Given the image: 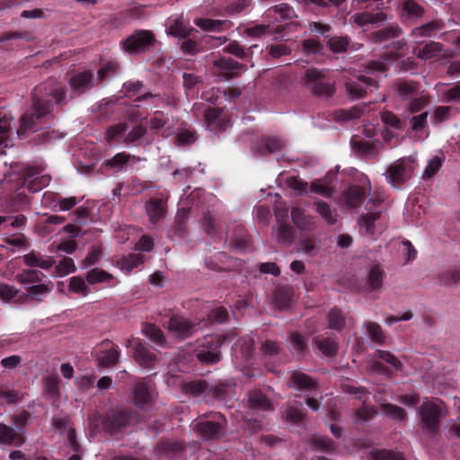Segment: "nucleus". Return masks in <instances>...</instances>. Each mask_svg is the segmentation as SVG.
Segmentation results:
<instances>
[{
    "instance_id": "nucleus-1",
    "label": "nucleus",
    "mask_w": 460,
    "mask_h": 460,
    "mask_svg": "<svg viewBox=\"0 0 460 460\" xmlns=\"http://www.w3.org/2000/svg\"><path fill=\"white\" fill-rule=\"evenodd\" d=\"M51 96L55 103L59 106L66 104V88L56 81H49L35 87L31 93L32 105L20 119V127L17 134L20 138L29 131L37 132L43 125L48 123L52 115V103L49 98Z\"/></svg>"
},
{
    "instance_id": "nucleus-2",
    "label": "nucleus",
    "mask_w": 460,
    "mask_h": 460,
    "mask_svg": "<svg viewBox=\"0 0 460 460\" xmlns=\"http://www.w3.org/2000/svg\"><path fill=\"white\" fill-rule=\"evenodd\" d=\"M421 428L429 434L438 432L441 420L446 418L447 410L442 402L426 401L419 408Z\"/></svg>"
},
{
    "instance_id": "nucleus-3",
    "label": "nucleus",
    "mask_w": 460,
    "mask_h": 460,
    "mask_svg": "<svg viewBox=\"0 0 460 460\" xmlns=\"http://www.w3.org/2000/svg\"><path fill=\"white\" fill-rule=\"evenodd\" d=\"M371 190V183L367 176L362 174L357 177L341 193V206L348 209L359 208Z\"/></svg>"
},
{
    "instance_id": "nucleus-4",
    "label": "nucleus",
    "mask_w": 460,
    "mask_h": 460,
    "mask_svg": "<svg viewBox=\"0 0 460 460\" xmlns=\"http://www.w3.org/2000/svg\"><path fill=\"white\" fill-rule=\"evenodd\" d=\"M414 170V158H400L387 167L385 172V180L392 187L398 189L411 178Z\"/></svg>"
},
{
    "instance_id": "nucleus-5",
    "label": "nucleus",
    "mask_w": 460,
    "mask_h": 460,
    "mask_svg": "<svg viewBox=\"0 0 460 460\" xmlns=\"http://www.w3.org/2000/svg\"><path fill=\"white\" fill-rule=\"evenodd\" d=\"M156 42L155 34L148 30H136L132 34L121 40L122 50L129 55L148 52Z\"/></svg>"
},
{
    "instance_id": "nucleus-6",
    "label": "nucleus",
    "mask_w": 460,
    "mask_h": 460,
    "mask_svg": "<svg viewBox=\"0 0 460 460\" xmlns=\"http://www.w3.org/2000/svg\"><path fill=\"white\" fill-rule=\"evenodd\" d=\"M209 418L197 420L193 429L207 440L217 439L225 433L226 418L218 412L210 413Z\"/></svg>"
},
{
    "instance_id": "nucleus-7",
    "label": "nucleus",
    "mask_w": 460,
    "mask_h": 460,
    "mask_svg": "<svg viewBox=\"0 0 460 460\" xmlns=\"http://www.w3.org/2000/svg\"><path fill=\"white\" fill-rule=\"evenodd\" d=\"M134 415L128 410H111L108 411L102 421L103 429L110 435L117 434L121 429L129 426Z\"/></svg>"
},
{
    "instance_id": "nucleus-8",
    "label": "nucleus",
    "mask_w": 460,
    "mask_h": 460,
    "mask_svg": "<svg viewBox=\"0 0 460 460\" xmlns=\"http://www.w3.org/2000/svg\"><path fill=\"white\" fill-rule=\"evenodd\" d=\"M200 325L199 321L192 322L182 315L173 314L168 321L167 329L172 337L183 341L198 332Z\"/></svg>"
},
{
    "instance_id": "nucleus-9",
    "label": "nucleus",
    "mask_w": 460,
    "mask_h": 460,
    "mask_svg": "<svg viewBox=\"0 0 460 460\" xmlns=\"http://www.w3.org/2000/svg\"><path fill=\"white\" fill-rule=\"evenodd\" d=\"M154 385V383L146 378L139 380L135 384L133 401L137 408L146 410L154 402L155 398Z\"/></svg>"
},
{
    "instance_id": "nucleus-10",
    "label": "nucleus",
    "mask_w": 460,
    "mask_h": 460,
    "mask_svg": "<svg viewBox=\"0 0 460 460\" xmlns=\"http://www.w3.org/2000/svg\"><path fill=\"white\" fill-rule=\"evenodd\" d=\"M41 171L42 168L40 166H26L22 170L21 175L26 181H28L26 188L30 192H38L49 184L51 181L50 175L36 176Z\"/></svg>"
},
{
    "instance_id": "nucleus-11",
    "label": "nucleus",
    "mask_w": 460,
    "mask_h": 460,
    "mask_svg": "<svg viewBox=\"0 0 460 460\" xmlns=\"http://www.w3.org/2000/svg\"><path fill=\"white\" fill-rule=\"evenodd\" d=\"M186 450V445L183 440L161 439L155 447V454L159 457L177 458L180 457Z\"/></svg>"
},
{
    "instance_id": "nucleus-12",
    "label": "nucleus",
    "mask_w": 460,
    "mask_h": 460,
    "mask_svg": "<svg viewBox=\"0 0 460 460\" xmlns=\"http://www.w3.org/2000/svg\"><path fill=\"white\" fill-rule=\"evenodd\" d=\"M215 73L226 80H230L240 76L245 65L235 61L231 58H220L214 62Z\"/></svg>"
},
{
    "instance_id": "nucleus-13",
    "label": "nucleus",
    "mask_w": 460,
    "mask_h": 460,
    "mask_svg": "<svg viewBox=\"0 0 460 460\" xmlns=\"http://www.w3.org/2000/svg\"><path fill=\"white\" fill-rule=\"evenodd\" d=\"M350 145L353 152L359 156L376 158L380 153L379 146L381 143L378 139L366 140L354 136L351 137Z\"/></svg>"
},
{
    "instance_id": "nucleus-14",
    "label": "nucleus",
    "mask_w": 460,
    "mask_h": 460,
    "mask_svg": "<svg viewBox=\"0 0 460 460\" xmlns=\"http://www.w3.org/2000/svg\"><path fill=\"white\" fill-rule=\"evenodd\" d=\"M346 91L352 99L362 98L367 94V88H377V82L370 76L360 75L356 81H350L345 84Z\"/></svg>"
},
{
    "instance_id": "nucleus-15",
    "label": "nucleus",
    "mask_w": 460,
    "mask_h": 460,
    "mask_svg": "<svg viewBox=\"0 0 460 460\" xmlns=\"http://www.w3.org/2000/svg\"><path fill=\"white\" fill-rule=\"evenodd\" d=\"M101 347L97 355L99 365L104 367L116 365L119 357V347L109 340L102 341Z\"/></svg>"
},
{
    "instance_id": "nucleus-16",
    "label": "nucleus",
    "mask_w": 460,
    "mask_h": 460,
    "mask_svg": "<svg viewBox=\"0 0 460 460\" xmlns=\"http://www.w3.org/2000/svg\"><path fill=\"white\" fill-rule=\"evenodd\" d=\"M69 85L75 93L83 94L94 86V75L90 70L77 73L70 77Z\"/></svg>"
},
{
    "instance_id": "nucleus-17",
    "label": "nucleus",
    "mask_w": 460,
    "mask_h": 460,
    "mask_svg": "<svg viewBox=\"0 0 460 460\" xmlns=\"http://www.w3.org/2000/svg\"><path fill=\"white\" fill-rule=\"evenodd\" d=\"M25 441L24 431H17L6 424L0 423V445L20 447Z\"/></svg>"
},
{
    "instance_id": "nucleus-18",
    "label": "nucleus",
    "mask_w": 460,
    "mask_h": 460,
    "mask_svg": "<svg viewBox=\"0 0 460 460\" xmlns=\"http://www.w3.org/2000/svg\"><path fill=\"white\" fill-rule=\"evenodd\" d=\"M383 210H367L359 215L358 225L361 230L364 229L365 234L374 237L376 233V222L381 218Z\"/></svg>"
},
{
    "instance_id": "nucleus-19",
    "label": "nucleus",
    "mask_w": 460,
    "mask_h": 460,
    "mask_svg": "<svg viewBox=\"0 0 460 460\" xmlns=\"http://www.w3.org/2000/svg\"><path fill=\"white\" fill-rule=\"evenodd\" d=\"M338 167L331 169L323 178L318 179V196L328 198L332 197V195L336 191L338 184Z\"/></svg>"
},
{
    "instance_id": "nucleus-20",
    "label": "nucleus",
    "mask_w": 460,
    "mask_h": 460,
    "mask_svg": "<svg viewBox=\"0 0 460 460\" xmlns=\"http://www.w3.org/2000/svg\"><path fill=\"white\" fill-rule=\"evenodd\" d=\"M146 212L152 225H156L165 216L166 204L163 199L150 198L146 202Z\"/></svg>"
},
{
    "instance_id": "nucleus-21",
    "label": "nucleus",
    "mask_w": 460,
    "mask_h": 460,
    "mask_svg": "<svg viewBox=\"0 0 460 460\" xmlns=\"http://www.w3.org/2000/svg\"><path fill=\"white\" fill-rule=\"evenodd\" d=\"M291 218L294 224L303 232H310L315 227L314 217L307 215L305 209L301 208H293Z\"/></svg>"
},
{
    "instance_id": "nucleus-22",
    "label": "nucleus",
    "mask_w": 460,
    "mask_h": 460,
    "mask_svg": "<svg viewBox=\"0 0 460 460\" xmlns=\"http://www.w3.org/2000/svg\"><path fill=\"white\" fill-rule=\"evenodd\" d=\"M385 272L380 265L372 266L366 278L365 290L367 292L378 291L383 287Z\"/></svg>"
},
{
    "instance_id": "nucleus-23",
    "label": "nucleus",
    "mask_w": 460,
    "mask_h": 460,
    "mask_svg": "<svg viewBox=\"0 0 460 460\" xmlns=\"http://www.w3.org/2000/svg\"><path fill=\"white\" fill-rule=\"evenodd\" d=\"M402 33V29L397 24H391L378 31H373L369 35L370 40L375 44H381L388 40L399 38Z\"/></svg>"
},
{
    "instance_id": "nucleus-24",
    "label": "nucleus",
    "mask_w": 460,
    "mask_h": 460,
    "mask_svg": "<svg viewBox=\"0 0 460 460\" xmlns=\"http://www.w3.org/2000/svg\"><path fill=\"white\" fill-rule=\"evenodd\" d=\"M425 13L424 7L416 0H403L402 3L401 15L405 21H416Z\"/></svg>"
},
{
    "instance_id": "nucleus-25",
    "label": "nucleus",
    "mask_w": 460,
    "mask_h": 460,
    "mask_svg": "<svg viewBox=\"0 0 460 460\" xmlns=\"http://www.w3.org/2000/svg\"><path fill=\"white\" fill-rule=\"evenodd\" d=\"M22 260L24 264L28 267H39L43 270H49L55 264V260L52 257L44 258L40 252L36 251H31L29 253L23 255Z\"/></svg>"
},
{
    "instance_id": "nucleus-26",
    "label": "nucleus",
    "mask_w": 460,
    "mask_h": 460,
    "mask_svg": "<svg viewBox=\"0 0 460 460\" xmlns=\"http://www.w3.org/2000/svg\"><path fill=\"white\" fill-rule=\"evenodd\" d=\"M443 51V44L429 41L423 47L418 45L412 49L413 54L420 59L427 60L438 57Z\"/></svg>"
},
{
    "instance_id": "nucleus-27",
    "label": "nucleus",
    "mask_w": 460,
    "mask_h": 460,
    "mask_svg": "<svg viewBox=\"0 0 460 460\" xmlns=\"http://www.w3.org/2000/svg\"><path fill=\"white\" fill-rule=\"evenodd\" d=\"M134 358L141 367L146 368L154 367L157 360L156 355L141 342H138L135 347Z\"/></svg>"
},
{
    "instance_id": "nucleus-28",
    "label": "nucleus",
    "mask_w": 460,
    "mask_h": 460,
    "mask_svg": "<svg viewBox=\"0 0 460 460\" xmlns=\"http://www.w3.org/2000/svg\"><path fill=\"white\" fill-rule=\"evenodd\" d=\"M395 86L399 97L403 101H410L420 92V84L411 80H399Z\"/></svg>"
},
{
    "instance_id": "nucleus-29",
    "label": "nucleus",
    "mask_w": 460,
    "mask_h": 460,
    "mask_svg": "<svg viewBox=\"0 0 460 460\" xmlns=\"http://www.w3.org/2000/svg\"><path fill=\"white\" fill-rule=\"evenodd\" d=\"M234 338V333L217 334L204 337L200 347V350H216L220 351L221 346Z\"/></svg>"
},
{
    "instance_id": "nucleus-30",
    "label": "nucleus",
    "mask_w": 460,
    "mask_h": 460,
    "mask_svg": "<svg viewBox=\"0 0 460 460\" xmlns=\"http://www.w3.org/2000/svg\"><path fill=\"white\" fill-rule=\"evenodd\" d=\"M444 22L440 20H433L421 26L416 27L411 30V35L417 39L419 37H431L437 31L444 28Z\"/></svg>"
},
{
    "instance_id": "nucleus-31",
    "label": "nucleus",
    "mask_w": 460,
    "mask_h": 460,
    "mask_svg": "<svg viewBox=\"0 0 460 460\" xmlns=\"http://www.w3.org/2000/svg\"><path fill=\"white\" fill-rule=\"evenodd\" d=\"M204 118L207 125L214 129H224L227 123L222 116V110L218 108H208Z\"/></svg>"
},
{
    "instance_id": "nucleus-32",
    "label": "nucleus",
    "mask_w": 460,
    "mask_h": 460,
    "mask_svg": "<svg viewBox=\"0 0 460 460\" xmlns=\"http://www.w3.org/2000/svg\"><path fill=\"white\" fill-rule=\"evenodd\" d=\"M328 327L341 332L346 326V318L341 309L332 307L327 314Z\"/></svg>"
},
{
    "instance_id": "nucleus-33",
    "label": "nucleus",
    "mask_w": 460,
    "mask_h": 460,
    "mask_svg": "<svg viewBox=\"0 0 460 460\" xmlns=\"http://www.w3.org/2000/svg\"><path fill=\"white\" fill-rule=\"evenodd\" d=\"M289 383L293 388H297L302 391H309L315 386L314 380L306 374L295 371L289 378Z\"/></svg>"
},
{
    "instance_id": "nucleus-34",
    "label": "nucleus",
    "mask_w": 460,
    "mask_h": 460,
    "mask_svg": "<svg viewBox=\"0 0 460 460\" xmlns=\"http://www.w3.org/2000/svg\"><path fill=\"white\" fill-rule=\"evenodd\" d=\"M292 293V288L290 287H278L273 293L274 305L281 310L288 308L291 302Z\"/></svg>"
},
{
    "instance_id": "nucleus-35",
    "label": "nucleus",
    "mask_w": 460,
    "mask_h": 460,
    "mask_svg": "<svg viewBox=\"0 0 460 460\" xmlns=\"http://www.w3.org/2000/svg\"><path fill=\"white\" fill-rule=\"evenodd\" d=\"M339 349V341L337 337H318V350L328 358H333L337 355Z\"/></svg>"
},
{
    "instance_id": "nucleus-36",
    "label": "nucleus",
    "mask_w": 460,
    "mask_h": 460,
    "mask_svg": "<svg viewBox=\"0 0 460 460\" xmlns=\"http://www.w3.org/2000/svg\"><path fill=\"white\" fill-rule=\"evenodd\" d=\"M285 146V142L279 137H267L261 139L260 146L261 155L263 156L266 154H275L282 151Z\"/></svg>"
},
{
    "instance_id": "nucleus-37",
    "label": "nucleus",
    "mask_w": 460,
    "mask_h": 460,
    "mask_svg": "<svg viewBox=\"0 0 460 460\" xmlns=\"http://www.w3.org/2000/svg\"><path fill=\"white\" fill-rule=\"evenodd\" d=\"M249 403L253 410H271V403L267 396L260 390H252L249 393Z\"/></svg>"
},
{
    "instance_id": "nucleus-38",
    "label": "nucleus",
    "mask_w": 460,
    "mask_h": 460,
    "mask_svg": "<svg viewBox=\"0 0 460 460\" xmlns=\"http://www.w3.org/2000/svg\"><path fill=\"white\" fill-rule=\"evenodd\" d=\"M230 243L231 245L239 250H245L249 247L250 238L243 226L238 225L234 227Z\"/></svg>"
},
{
    "instance_id": "nucleus-39",
    "label": "nucleus",
    "mask_w": 460,
    "mask_h": 460,
    "mask_svg": "<svg viewBox=\"0 0 460 460\" xmlns=\"http://www.w3.org/2000/svg\"><path fill=\"white\" fill-rule=\"evenodd\" d=\"M142 332L158 346H164L166 343L163 331L154 323H143Z\"/></svg>"
},
{
    "instance_id": "nucleus-40",
    "label": "nucleus",
    "mask_w": 460,
    "mask_h": 460,
    "mask_svg": "<svg viewBox=\"0 0 460 460\" xmlns=\"http://www.w3.org/2000/svg\"><path fill=\"white\" fill-rule=\"evenodd\" d=\"M183 389L186 394L192 396L208 395L209 384L206 380H194L184 385Z\"/></svg>"
},
{
    "instance_id": "nucleus-41",
    "label": "nucleus",
    "mask_w": 460,
    "mask_h": 460,
    "mask_svg": "<svg viewBox=\"0 0 460 460\" xmlns=\"http://www.w3.org/2000/svg\"><path fill=\"white\" fill-rule=\"evenodd\" d=\"M300 84L303 88L316 94V68L314 66L305 68L300 75Z\"/></svg>"
},
{
    "instance_id": "nucleus-42",
    "label": "nucleus",
    "mask_w": 460,
    "mask_h": 460,
    "mask_svg": "<svg viewBox=\"0 0 460 460\" xmlns=\"http://www.w3.org/2000/svg\"><path fill=\"white\" fill-rule=\"evenodd\" d=\"M409 102L407 110L411 113H417L429 104L430 95L425 91H420Z\"/></svg>"
},
{
    "instance_id": "nucleus-43",
    "label": "nucleus",
    "mask_w": 460,
    "mask_h": 460,
    "mask_svg": "<svg viewBox=\"0 0 460 460\" xmlns=\"http://www.w3.org/2000/svg\"><path fill=\"white\" fill-rule=\"evenodd\" d=\"M363 325L366 327L367 332L371 341L379 345L385 343L386 336L384 333L382 327L378 323L367 321Z\"/></svg>"
},
{
    "instance_id": "nucleus-44",
    "label": "nucleus",
    "mask_w": 460,
    "mask_h": 460,
    "mask_svg": "<svg viewBox=\"0 0 460 460\" xmlns=\"http://www.w3.org/2000/svg\"><path fill=\"white\" fill-rule=\"evenodd\" d=\"M229 319V314L226 308L223 306L216 307L212 309L208 315V319H203L201 322L202 326H207L208 323H217L223 324L226 323Z\"/></svg>"
},
{
    "instance_id": "nucleus-45",
    "label": "nucleus",
    "mask_w": 460,
    "mask_h": 460,
    "mask_svg": "<svg viewBox=\"0 0 460 460\" xmlns=\"http://www.w3.org/2000/svg\"><path fill=\"white\" fill-rule=\"evenodd\" d=\"M44 276L45 275L38 270L27 269L19 272L15 279L20 284H33L40 282Z\"/></svg>"
},
{
    "instance_id": "nucleus-46",
    "label": "nucleus",
    "mask_w": 460,
    "mask_h": 460,
    "mask_svg": "<svg viewBox=\"0 0 460 460\" xmlns=\"http://www.w3.org/2000/svg\"><path fill=\"white\" fill-rule=\"evenodd\" d=\"M290 349L293 355L303 356L307 350L306 338L297 332L292 333L290 335Z\"/></svg>"
},
{
    "instance_id": "nucleus-47",
    "label": "nucleus",
    "mask_w": 460,
    "mask_h": 460,
    "mask_svg": "<svg viewBox=\"0 0 460 460\" xmlns=\"http://www.w3.org/2000/svg\"><path fill=\"white\" fill-rule=\"evenodd\" d=\"M195 25L207 31H221L226 24V21L198 18L194 21Z\"/></svg>"
},
{
    "instance_id": "nucleus-48",
    "label": "nucleus",
    "mask_w": 460,
    "mask_h": 460,
    "mask_svg": "<svg viewBox=\"0 0 460 460\" xmlns=\"http://www.w3.org/2000/svg\"><path fill=\"white\" fill-rule=\"evenodd\" d=\"M438 279L443 286L451 287L456 285L460 282V269L452 268L446 270L438 275Z\"/></svg>"
},
{
    "instance_id": "nucleus-49",
    "label": "nucleus",
    "mask_w": 460,
    "mask_h": 460,
    "mask_svg": "<svg viewBox=\"0 0 460 460\" xmlns=\"http://www.w3.org/2000/svg\"><path fill=\"white\" fill-rule=\"evenodd\" d=\"M68 289L70 292L80 295L82 296H86L91 293L89 284L86 283L85 280L79 276H75L70 279Z\"/></svg>"
},
{
    "instance_id": "nucleus-50",
    "label": "nucleus",
    "mask_w": 460,
    "mask_h": 460,
    "mask_svg": "<svg viewBox=\"0 0 460 460\" xmlns=\"http://www.w3.org/2000/svg\"><path fill=\"white\" fill-rule=\"evenodd\" d=\"M201 224L208 235L218 237L221 234L220 226L216 222L214 217L209 212L204 214Z\"/></svg>"
},
{
    "instance_id": "nucleus-51",
    "label": "nucleus",
    "mask_w": 460,
    "mask_h": 460,
    "mask_svg": "<svg viewBox=\"0 0 460 460\" xmlns=\"http://www.w3.org/2000/svg\"><path fill=\"white\" fill-rule=\"evenodd\" d=\"M59 383L58 376H49L43 379L44 393L49 398L57 399L59 396Z\"/></svg>"
},
{
    "instance_id": "nucleus-52",
    "label": "nucleus",
    "mask_w": 460,
    "mask_h": 460,
    "mask_svg": "<svg viewBox=\"0 0 460 460\" xmlns=\"http://www.w3.org/2000/svg\"><path fill=\"white\" fill-rule=\"evenodd\" d=\"M25 290L26 294L24 296H29L32 300L41 302L47 294L51 291V288L46 284H38L27 287Z\"/></svg>"
},
{
    "instance_id": "nucleus-53",
    "label": "nucleus",
    "mask_w": 460,
    "mask_h": 460,
    "mask_svg": "<svg viewBox=\"0 0 460 460\" xmlns=\"http://www.w3.org/2000/svg\"><path fill=\"white\" fill-rule=\"evenodd\" d=\"M143 263L144 256L140 253H130L118 261L119 267L127 271H130Z\"/></svg>"
},
{
    "instance_id": "nucleus-54",
    "label": "nucleus",
    "mask_w": 460,
    "mask_h": 460,
    "mask_svg": "<svg viewBox=\"0 0 460 460\" xmlns=\"http://www.w3.org/2000/svg\"><path fill=\"white\" fill-rule=\"evenodd\" d=\"M112 279L113 276L111 274L99 268H94L89 270L85 277L87 283L91 285L109 282Z\"/></svg>"
},
{
    "instance_id": "nucleus-55",
    "label": "nucleus",
    "mask_w": 460,
    "mask_h": 460,
    "mask_svg": "<svg viewBox=\"0 0 460 460\" xmlns=\"http://www.w3.org/2000/svg\"><path fill=\"white\" fill-rule=\"evenodd\" d=\"M370 460H404L402 453L390 449H376L369 454Z\"/></svg>"
},
{
    "instance_id": "nucleus-56",
    "label": "nucleus",
    "mask_w": 460,
    "mask_h": 460,
    "mask_svg": "<svg viewBox=\"0 0 460 460\" xmlns=\"http://www.w3.org/2000/svg\"><path fill=\"white\" fill-rule=\"evenodd\" d=\"M128 129L126 122L118 123L109 127L106 130V140L108 143L119 142Z\"/></svg>"
},
{
    "instance_id": "nucleus-57",
    "label": "nucleus",
    "mask_w": 460,
    "mask_h": 460,
    "mask_svg": "<svg viewBox=\"0 0 460 460\" xmlns=\"http://www.w3.org/2000/svg\"><path fill=\"white\" fill-rule=\"evenodd\" d=\"M381 410L388 418L396 421H402L406 418L404 409L395 404L389 402L382 403Z\"/></svg>"
},
{
    "instance_id": "nucleus-58",
    "label": "nucleus",
    "mask_w": 460,
    "mask_h": 460,
    "mask_svg": "<svg viewBox=\"0 0 460 460\" xmlns=\"http://www.w3.org/2000/svg\"><path fill=\"white\" fill-rule=\"evenodd\" d=\"M232 385L228 381L219 382L214 387L209 385L208 394L217 401H224L229 394Z\"/></svg>"
},
{
    "instance_id": "nucleus-59",
    "label": "nucleus",
    "mask_w": 460,
    "mask_h": 460,
    "mask_svg": "<svg viewBox=\"0 0 460 460\" xmlns=\"http://www.w3.org/2000/svg\"><path fill=\"white\" fill-rule=\"evenodd\" d=\"M349 39L347 36L341 37H331L327 45L333 53H343L346 52L349 47Z\"/></svg>"
},
{
    "instance_id": "nucleus-60",
    "label": "nucleus",
    "mask_w": 460,
    "mask_h": 460,
    "mask_svg": "<svg viewBox=\"0 0 460 460\" xmlns=\"http://www.w3.org/2000/svg\"><path fill=\"white\" fill-rule=\"evenodd\" d=\"M62 137V135L55 130H44L31 138V142H32L34 146L47 145Z\"/></svg>"
},
{
    "instance_id": "nucleus-61",
    "label": "nucleus",
    "mask_w": 460,
    "mask_h": 460,
    "mask_svg": "<svg viewBox=\"0 0 460 460\" xmlns=\"http://www.w3.org/2000/svg\"><path fill=\"white\" fill-rule=\"evenodd\" d=\"M381 121L394 129L402 130L405 127V122L401 120L394 112L385 111L380 115Z\"/></svg>"
},
{
    "instance_id": "nucleus-62",
    "label": "nucleus",
    "mask_w": 460,
    "mask_h": 460,
    "mask_svg": "<svg viewBox=\"0 0 460 460\" xmlns=\"http://www.w3.org/2000/svg\"><path fill=\"white\" fill-rule=\"evenodd\" d=\"M279 243L289 245L294 240V229L288 224H280L277 231Z\"/></svg>"
},
{
    "instance_id": "nucleus-63",
    "label": "nucleus",
    "mask_w": 460,
    "mask_h": 460,
    "mask_svg": "<svg viewBox=\"0 0 460 460\" xmlns=\"http://www.w3.org/2000/svg\"><path fill=\"white\" fill-rule=\"evenodd\" d=\"M119 66L115 62L109 61L100 67L97 72V79L103 82L115 76L118 73Z\"/></svg>"
},
{
    "instance_id": "nucleus-64",
    "label": "nucleus",
    "mask_w": 460,
    "mask_h": 460,
    "mask_svg": "<svg viewBox=\"0 0 460 460\" xmlns=\"http://www.w3.org/2000/svg\"><path fill=\"white\" fill-rule=\"evenodd\" d=\"M441 101L446 103H460V81L442 93Z\"/></svg>"
}]
</instances>
